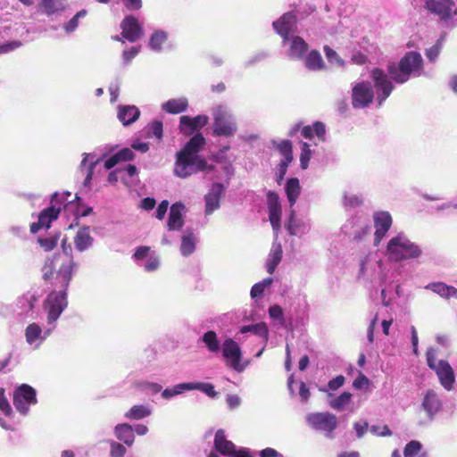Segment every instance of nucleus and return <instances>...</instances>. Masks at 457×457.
<instances>
[{"label":"nucleus","mask_w":457,"mask_h":457,"mask_svg":"<svg viewBox=\"0 0 457 457\" xmlns=\"http://www.w3.org/2000/svg\"><path fill=\"white\" fill-rule=\"evenodd\" d=\"M76 263L71 258L64 259L61 254H55L47 259L43 267V278H53V291L47 295L45 310L47 312V324L50 326L44 331L37 323H31L25 329L26 342L37 349L54 329L55 321L67 307V288L72 278Z\"/></svg>","instance_id":"f257e3e1"},{"label":"nucleus","mask_w":457,"mask_h":457,"mask_svg":"<svg viewBox=\"0 0 457 457\" xmlns=\"http://www.w3.org/2000/svg\"><path fill=\"white\" fill-rule=\"evenodd\" d=\"M205 145V138L201 133L194 135L184 147L177 153L173 173L180 179L188 178L200 171L210 173L214 170L204 156L198 154Z\"/></svg>","instance_id":"f03ea898"},{"label":"nucleus","mask_w":457,"mask_h":457,"mask_svg":"<svg viewBox=\"0 0 457 457\" xmlns=\"http://www.w3.org/2000/svg\"><path fill=\"white\" fill-rule=\"evenodd\" d=\"M385 254L389 261L398 262L420 257L422 250L403 232H400L389 239Z\"/></svg>","instance_id":"7ed1b4c3"},{"label":"nucleus","mask_w":457,"mask_h":457,"mask_svg":"<svg viewBox=\"0 0 457 457\" xmlns=\"http://www.w3.org/2000/svg\"><path fill=\"white\" fill-rule=\"evenodd\" d=\"M422 62V57L419 53L408 52L398 64H389L387 72L392 80L403 84L409 80L411 76L419 77L421 75Z\"/></svg>","instance_id":"20e7f679"},{"label":"nucleus","mask_w":457,"mask_h":457,"mask_svg":"<svg viewBox=\"0 0 457 457\" xmlns=\"http://www.w3.org/2000/svg\"><path fill=\"white\" fill-rule=\"evenodd\" d=\"M213 118L212 134L216 137H232L237 130L236 118L229 108L218 104L212 108Z\"/></svg>","instance_id":"39448f33"},{"label":"nucleus","mask_w":457,"mask_h":457,"mask_svg":"<svg viewBox=\"0 0 457 457\" xmlns=\"http://www.w3.org/2000/svg\"><path fill=\"white\" fill-rule=\"evenodd\" d=\"M226 365L241 373L250 364L249 360H243V351L238 342L231 337H225L220 351Z\"/></svg>","instance_id":"423d86ee"},{"label":"nucleus","mask_w":457,"mask_h":457,"mask_svg":"<svg viewBox=\"0 0 457 457\" xmlns=\"http://www.w3.org/2000/svg\"><path fill=\"white\" fill-rule=\"evenodd\" d=\"M428 366L433 370L441 384L447 391H451L455 382V376L453 368L447 361L436 359V350L433 347L426 353Z\"/></svg>","instance_id":"0eeeda50"},{"label":"nucleus","mask_w":457,"mask_h":457,"mask_svg":"<svg viewBox=\"0 0 457 457\" xmlns=\"http://www.w3.org/2000/svg\"><path fill=\"white\" fill-rule=\"evenodd\" d=\"M70 196V192H65L62 194L55 193L51 199V206L40 212L37 222L31 224V233L35 234L43 228H48L51 222L58 218L62 207L64 208V203L67 200V197Z\"/></svg>","instance_id":"6e6552de"},{"label":"nucleus","mask_w":457,"mask_h":457,"mask_svg":"<svg viewBox=\"0 0 457 457\" xmlns=\"http://www.w3.org/2000/svg\"><path fill=\"white\" fill-rule=\"evenodd\" d=\"M352 105L354 109H362L372 104L375 94L370 82L361 80L352 85Z\"/></svg>","instance_id":"1a4fd4ad"},{"label":"nucleus","mask_w":457,"mask_h":457,"mask_svg":"<svg viewBox=\"0 0 457 457\" xmlns=\"http://www.w3.org/2000/svg\"><path fill=\"white\" fill-rule=\"evenodd\" d=\"M370 78L376 87V100L378 105L381 106L386 98L391 95L394 86L387 73L383 70L375 68L370 72Z\"/></svg>","instance_id":"9d476101"},{"label":"nucleus","mask_w":457,"mask_h":457,"mask_svg":"<svg viewBox=\"0 0 457 457\" xmlns=\"http://www.w3.org/2000/svg\"><path fill=\"white\" fill-rule=\"evenodd\" d=\"M308 424L316 430L324 431L328 437H332V433L337 427V419L330 412H315L306 416Z\"/></svg>","instance_id":"9b49d317"},{"label":"nucleus","mask_w":457,"mask_h":457,"mask_svg":"<svg viewBox=\"0 0 457 457\" xmlns=\"http://www.w3.org/2000/svg\"><path fill=\"white\" fill-rule=\"evenodd\" d=\"M36 403V390L32 386L22 384L14 391L13 405L20 413L26 415L29 406Z\"/></svg>","instance_id":"f8f14e48"},{"label":"nucleus","mask_w":457,"mask_h":457,"mask_svg":"<svg viewBox=\"0 0 457 457\" xmlns=\"http://www.w3.org/2000/svg\"><path fill=\"white\" fill-rule=\"evenodd\" d=\"M425 7L431 13L437 15L446 24L449 23L457 11L453 0H426Z\"/></svg>","instance_id":"ddd939ff"},{"label":"nucleus","mask_w":457,"mask_h":457,"mask_svg":"<svg viewBox=\"0 0 457 457\" xmlns=\"http://www.w3.org/2000/svg\"><path fill=\"white\" fill-rule=\"evenodd\" d=\"M297 18L295 12L284 13L279 19L273 21L275 31L282 37V40L295 35L297 32Z\"/></svg>","instance_id":"4468645a"},{"label":"nucleus","mask_w":457,"mask_h":457,"mask_svg":"<svg viewBox=\"0 0 457 457\" xmlns=\"http://www.w3.org/2000/svg\"><path fill=\"white\" fill-rule=\"evenodd\" d=\"M209 117L200 114L195 117L183 115L179 118V130L185 136H191L207 125Z\"/></svg>","instance_id":"2eb2a0df"},{"label":"nucleus","mask_w":457,"mask_h":457,"mask_svg":"<svg viewBox=\"0 0 457 457\" xmlns=\"http://www.w3.org/2000/svg\"><path fill=\"white\" fill-rule=\"evenodd\" d=\"M213 445V450L208 457H220L218 453L223 456H231L235 453L236 446L231 441L228 440L223 429H219L215 433Z\"/></svg>","instance_id":"dca6fc26"},{"label":"nucleus","mask_w":457,"mask_h":457,"mask_svg":"<svg viewBox=\"0 0 457 457\" xmlns=\"http://www.w3.org/2000/svg\"><path fill=\"white\" fill-rule=\"evenodd\" d=\"M282 44L284 47H287V56L292 59L300 60L308 51V44L297 35H292L282 40Z\"/></svg>","instance_id":"f3484780"},{"label":"nucleus","mask_w":457,"mask_h":457,"mask_svg":"<svg viewBox=\"0 0 457 457\" xmlns=\"http://www.w3.org/2000/svg\"><path fill=\"white\" fill-rule=\"evenodd\" d=\"M121 36L128 41L134 43L143 35L142 26L133 15H127L120 23Z\"/></svg>","instance_id":"a211bd4d"},{"label":"nucleus","mask_w":457,"mask_h":457,"mask_svg":"<svg viewBox=\"0 0 457 457\" xmlns=\"http://www.w3.org/2000/svg\"><path fill=\"white\" fill-rule=\"evenodd\" d=\"M374 244L378 245L392 226V217L387 212H378L373 216Z\"/></svg>","instance_id":"6ab92c4d"},{"label":"nucleus","mask_w":457,"mask_h":457,"mask_svg":"<svg viewBox=\"0 0 457 457\" xmlns=\"http://www.w3.org/2000/svg\"><path fill=\"white\" fill-rule=\"evenodd\" d=\"M225 192V186L221 183H213L209 192L204 196L205 215H211L220 206V198Z\"/></svg>","instance_id":"aec40b11"},{"label":"nucleus","mask_w":457,"mask_h":457,"mask_svg":"<svg viewBox=\"0 0 457 457\" xmlns=\"http://www.w3.org/2000/svg\"><path fill=\"white\" fill-rule=\"evenodd\" d=\"M267 203L269 209V219L272 228L277 233L280 228V220L282 213L278 194L272 191H269L267 194Z\"/></svg>","instance_id":"412c9836"},{"label":"nucleus","mask_w":457,"mask_h":457,"mask_svg":"<svg viewBox=\"0 0 457 457\" xmlns=\"http://www.w3.org/2000/svg\"><path fill=\"white\" fill-rule=\"evenodd\" d=\"M286 228L291 236L302 237L309 232L311 224L308 220L297 218L295 211L291 209Z\"/></svg>","instance_id":"4be33fe9"},{"label":"nucleus","mask_w":457,"mask_h":457,"mask_svg":"<svg viewBox=\"0 0 457 457\" xmlns=\"http://www.w3.org/2000/svg\"><path fill=\"white\" fill-rule=\"evenodd\" d=\"M422 408L430 419H433L441 410L442 401L434 390L429 389L425 393L422 401Z\"/></svg>","instance_id":"5701e85b"},{"label":"nucleus","mask_w":457,"mask_h":457,"mask_svg":"<svg viewBox=\"0 0 457 457\" xmlns=\"http://www.w3.org/2000/svg\"><path fill=\"white\" fill-rule=\"evenodd\" d=\"M73 243L75 249L79 253L90 249L93 246L94 238L90 234L89 227L79 228L74 237Z\"/></svg>","instance_id":"b1692460"},{"label":"nucleus","mask_w":457,"mask_h":457,"mask_svg":"<svg viewBox=\"0 0 457 457\" xmlns=\"http://www.w3.org/2000/svg\"><path fill=\"white\" fill-rule=\"evenodd\" d=\"M83 159L80 163L82 172H85L86 176L83 181L85 187H89L94 169L96 164L101 161L100 157H97L95 154H83Z\"/></svg>","instance_id":"393cba45"},{"label":"nucleus","mask_w":457,"mask_h":457,"mask_svg":"<svg viewBox=\"0 0 457 457\" xmlns=\"http://www.w3.org/2000/svg\"><path fill=\"white\" fill-rule=\"evenodd\" d=\"M92 212V208L87 207L81 209L80 198L76 195L74 200L69 201L68 199L64 203V213L70 217L72 215L74 220H77L79 217H86Z\"/></svg>","instance_id":"a878e982"},{"label":"nucleus","mask_w":457,"mask_h":457,"mask_svg":"<svg viewBox=\"0 0 457 457\" xmlns=\"http://www.w3.org/2000/svg\"><path fill=\"white\" fill-rule=\"evenodd\" d=\"M140 116V111L135 105H119L117 117L124 125L128 126L134 123Z\"/></svg>","instance_id":"bb28decb"},{"label":"nucleus","mask_w":457,"mask_h":457,"mask_svg":"<svg viewBox=\"0 0 457 457\" xmlns=\"http://www.w3.org/2000/svg\"><path fill=\"white\" fill-rule=\"evenodd\" d=\"M185 211V205L176 203L171 205L168 219V228L170 230H179L184 224L182 214Z\"/></svg>","instance_id":"cd10ccee"},{"label":"nucleus","mask_w":457,"mask_h":457,"mask_svg":"<svg viewBox=\"0 0 457 457\" xmlns=\"http://www.w3.org/2000/svg\"><path fill=\"white\" fill-rule=\"evenodd\" d=\"M198 237L191 229H186L181 237L180 253L183 256L191 255L196 248Z\"/></svg>","instance_id":"c85d7f7f"},{"label":"nucleus","mask_w":457,"mask_h":457,"mask_svg":"<svg viewBox=\"0 0 457 457\" xmlns=\"http://www.w3.org/2000/svg\"><path fill=\"white\" fill-rule=\"evenodd\" d=\"M116 437L122 441L128 446H131L135 440L134 430L132 426L128 423L118 424L114 428Z\"/></svg>","instance_id":"c756f323"},{"label":"nucleus","mask_w":457,"mask_h":457,"mask_svg":"<svg viewBox=\"0 0 457 457\" xmlns=\"http://www.w3.org/2000/svg\"><path fill=\"white\" fill-rule=\"evenodd\" d=\"M133 159L134 153L132 149L126 147L105 160L104 166L106 170H110L121 162H127Z\"/></svg>","instance_id":"7c9ffc66"},{"label":"nucleus","mask_w":457,"mask_h":457,"mask_svg":"<svg viewBox=\"0 0 457 457\" xmlns=\"http://www.w3.org/2000/svg\"><path fill=\"white\" fill-rule=\"evenodd\" d=\"M426 289H429L443 298H457V289L454 287L448 286L443 282H434L427 285Z\"/></svg>","instance_id":"2f4dec72"},{"label":"nucleus","mask_w":457,"mask_h":457,"mask_svg":"<svg viewBox=\"0 0 457 457\" xmlns=\"http://www.w3.org/2000/svg\"><path fill=\"white\" fill-rule=\"evenodd\" d=\"M285 190L289 203V207L293 209L301 193L299 179L296 178L289 179L286 183Z\"/></svg>","instance_id":"473e14b6"},{"label":"nucleus","mask_w":457,"mask_h":457,"mask_svg":"<svg viewBox=\"0 0 457 457\" xmlns=\"http://www.w3.org/2000/svg\"><path fill=\"white\" fill-rule=\"evenodd\" d=\"M187 107L188 101L186 97L170 99L162 105L163 111L171 114L183 112Z\"/></svg>","instance_id":"72a5a7b5"},{"label":"nucleus","mask_w":457,"mask_h":457,"mask_svg":"<svg viewBox=\"0 0 457 457\" xmlns=\"http://www.w3.org/2000/svg\"><path fill=\"white\" fill-rule=\"evenodd\" d=\"M282 246L279 243L274 242L272 244L269 258L266 262L267 271L272 274L282 258Z\"/></svg>","instance_id":"f704fd0d"},{"label":"nucleus","mask_w":457,"mask_h":457,"mask_svg":"<svg viewBox=\"0 0 457 457\" xmlns=\"http://www.w3.org/2000/svg\"><path fill=\"white\" fill-rule=\"evenodd\" d=\"M305 67L312 71H319L325 69V62L320 53L317 50H312L305 57Z\"/></svg>","instance_id":"c9c22d12"},{"label":"nucleus","mask_w":457,"mask_h":457,"mask_svg":"<svg viewBox=\"0 0 457 457\" xmlns=\"http://www.w3.org/2000/svg\"><path fill=\"white\" fill-rule=\"evenodd\" d=\"M325 125L322 122L316 121L312 126H305L302 129V135L305 138L312 139L317 137L320 141H325Z\"/></svg>","instance_id":"e433bc0d"},{"label":"nucleus","mask_w":457,"mask_h":457,"mask_svg":"<svg viewBox=\"0 0 457 457\" xmlns=\"http://www.w3.org/2000/svg\"><path fill=\"white\" fill-rule=\"evenodd\" d=\"M168 40V33L162 29H156L150 36L148 46L151 50L160 53L163 44Z\"/></svg>","instance_id":"4c0bfd02"},{"label":"nucleus","mask_w":457,"mask_h":457,"mask_svg":"<svg viewBox=\"0 0 457 457\" xmlns=\"http://www.w3.org/2000/svg\"><path fill=\"white\" fill-rule=\"evenodd\" d=\"M152 414V408L146 404H137L132 406L125 414V418L129 420H139L149 417Z\"/></svg>","instance_id":"58836bf2"},{"label":"nucleus","mask_w":457,"mask_h":457,"mask_svg":"<svg viewBox=\"0 0 457 457\" xmlns=\"http://www.w3.org/2000/svg\"><path fill=\"white\" fill-rule=\"evenodd\" d=\"M202 342L204 344L208 351L212 353H218L221 349V345L218 335L213 330L205 332L202 337Z\"/></svg>","instance_id":"ea45409f"},{"label":"nucleus","mask_w":457,"mask_h":457,"mask_svg":"<svg viewBox=\"0 0 457 457\" xmlns=\"http://www.w3.org/2000/svg\"><path fill=\"white\" fill-rule=\"evenodd\" d=\"M248 332H251L254 335H257V336L262 337L265 341V344L269 340V329H268L266 323H264V322L243 326L239 329L240 334H245Z\"/></svg>","instance_id":"a19ab883"},{"label":"nucleus","mask_w":457,"mask_h":457,"mask_svg":"<svg viewBox=\"0 0 457 457\" xmlns=\"http://www.w3.org/2000/svg\"><path fill=\"white\" fill-rule=\"evenodd\" d=\"M40 9L50 16L64 9L62 0H40Z\"/></svg>","instance_id":"79ce46f5"},{"label":"nucleus","mask_w":457,"mask_h":457,"mask_svg":"<svg viewBox=\"0 0 457 457\" xmlns=\"http://www.w3.org/2000/svg\"><path fill=\"white\" fill-rule=\"evenodd\" d=\"M36 297L33 295L27 294L20 297L17 301V306L21 309L19 314H27L34 308Z\"/></svg>","instance_id":"37998d69"},{"label":"nucleus","mask_w":457,"mask_h":457,"mask_svg":"<svg viewBox=\"0 0 457 457\" xmlns=\"http://www.w3.org/2000/svg\"><path fill=\"white\" fill-rule=\"evenodd\" d=\"M272 282V278H266L262 281L254 284L251 289V297L253 299L262 297L264 291L271 286Z\"/></svg>","instance_id":"c03bdc74"},{"label":"nucleus","mask_w":457,"mask_h":457,"mask_svg":"<svg viewBox=\"0 0 457 457\" xmlns=\"http://www.w3.org/2000/svg\"><path fill=\"white\" fill-rule=\"evenodd\" d=\"M87 12L86 10L79 11L69 21L63 24V29L67 34L74 32L79 25V21L86 17Z\"/></svg>","instance_id":"a18cd8bd"},{"label":"nucleus","mask_w":457,"mask_h":457,"mask_svg":"<svg viewBox=\"0 0 457 457\" xmlns=\"http://www.w3.org/2000/svg\"><path fill=\"white\" fill-rule=\"evenodd\" d=\"M188 385L189 390H199L212 398L216 397L218 395L213 385L211 383L188 382Z\"/></svg>","instance_id":"49530a36"},{"label":"nucleus","mask_w":457,"mask_h":457,"mask_svg":"<svg viewBox=\"0 0 457 457\" xmlns=\"http://www.w3.org/2000/svg\"><path fill=\"white\" fill-rule=\"evenodd\" d=\"M185 391H189L188 383H180L172 387L165 388L162 392V396L164 399H170L171 397L183 394Z\"/></svg>","instance_id":"de8ad7c7"},{"label":"nucleus","mask_w":457,"mask_h":457,"mask_svg":"<svg viewBox=\"0 0 457 457\" xmlns=\"http://www.w3.org/2000/svg\"><path fill=\"white\" fill-rule=\"evenodd\" d=\"M352 394L349 392H344L337 397L332 399L329 402V406L337 411L344 409L351 401Z\"/></svg>","instance_id":"09e8293b"},{"label":"nucleus","mask_w":457,"mask_h":457,"mask_svg":"<svg viewBox=\"0 0 457 457\" xmlns=\"http://www.w3.org/2000/svg\"><path fill=\"white\" fill-rule=\"evenodd\" d=\"M445 40V35H443L437 39V41L436 42V44L434 46H432L430 48L427 49L426 56L430 62H433L437 59V57L441 52V49H442Z\"/></svg>","instance_id":"8fccbe9b"},{"label":"nucleus","mask_w":457,"mask_h":457,"mask_svg":"<svg viewBox=\"0 0 457 457\" xmlns=\"http://www.w3.org/2000/svg\"><path fill=\"white\" fill-rule=\"evenodd\" d=\"M422 450V445L417 440L410 441L403 449L404 457H417Z\"/></svg>","instance_id":"3c124183"},{"label":"nucleus","mask_w":457,"mask_h":457,"mask_svg":"<svg viewBox=\"0 0 457 457\" xmlns=\"http://www.w3.org/2000/svg\"><path fill=\"white\" fill-rule=\"evenodd\" d=\"M362 203L363 199L360 195L345 193L344 195V205L348 209L359 207Z\"/></svg>","instance_id":"603ef678"},{"label":"nucleus","mask_w":457,"mask_h":457,"mask_svg":"<svg viewBox=\"0 0 457 457\" xmlns=\"http://www.w3.org/2000/svg\"><path fill=\"white\" fill-rule=\"evenodd\" d=\"M269 316L280 326L286 325L283 309L279 305H272L269 308Z\"/></svg>","instance_id":"864d4df0"},{"label":"nucleus","mask_w":457,"mask_h":457,"mask_svg":"<svg viewBox=\"0 0 457 457\" xmlns=\"http://www.w3.org/2000/svg\"><path fill=\"white\" fill-rule=\"evenodd\" d=\"M378 266L380 268L381 262L372 260L370 256H366L361 262L360 265V272L364 277L370 276V270L373 267Z\"/></svg>","instance_id":"5fc2aeb1"},{"label":"nucleus","mask_w":457,"mask_h":457,"mask_svg":"<svg viewBox=\"0 0 457 457\" xmlns=\"http://www.w3.org/2000/svg\"><path fill=\"white\" fill-rule=\"evenodd\" d=\"M311 156V145L306 142L303 143L300 155V166L303 170H306L308 168Z\"/></svg>","instance_id":"6e6d98bb"},{"label":"nucleus","mask_w":457,"mask_h":457,"mask_svg":"<svg viewBox=\"0 0 457 457\" xmlns=\"http://www.w3.org/2000/svg\"><path fill=\"white\" fill-rule=\"evenodd\" d=\"M278 149L280 154L283 155L282 161L292 162L293 154H292V145L289 140H283L278 145Z\"/></svg>","instance_id":"4d7b16f0"},{"label":"nucleus","mask_w":457,"mask_h":457,"mask_svg":"<svg viewBox=\"0 0 457 457\" xmlns=\"http://www.w3.org/2000/svg\"><path fill=\"white\" fill-rule=\"evenodd\" d=\"M324 53L328 62L331 64H337V66L343 67L345 65L344 60L328 46H324Z\"/></svg>","instance_id":"13d9d810"},{"label":"nucleus","mask_w":457,"mask_h":457,"mask_svg":"<svg viewBox=\"0 0 457 457\" xmlns=\"http://www.w3.org/2000/svg\"><path fill=\"white\" fill-rule=\"evenodd\" d=\"M345 381V377L343 375H338L335 378L329 380L326 387L320 388V390L325 393L328 391H336L343 386Z\"/></svg>","instance_id":"bf43d9fd"},{"label":"nucleus","mask_w":457,"mask_h":457,"mask_svg":"<svg viewBox=\"0 0 457 457\" xmlns=\"http://www.w3.org/2000/svg\"><path fill=\"white\" fill-rule=\"evenodd\" d=\"M58 239L59 236L54 235L45 238H38V243L45 251H51L56 246Z\"/></svg>","instance_id":"052dcab7"},{"label":"nucleus","mask_w":457,"mask_h":457,"mask_svg":"<svg viewBox=\"0 0 457 457\" xmlns=\"http://www.w3.org/2000/svg\"><path fill=\"white\" fill-rule=\"evenodd\" d=\"M162 121L155 120L153 123H151L148 127V134L152 135L158 140H161L162 138Z\"/></svg>","instance_id":"680f3d73"},{"label":"nucleus","mask_w":457,"mask_h":457,"mask_svg":"<svg viewBox=\"0 0 457 457\" xmlns=\"http://www.w3.org/2000/svg\"><path fill=\"white\" fill-rule=\"evenodd\" d=\"M0 411L5 416H10L12 413V407L5 397V391L2 387H0Z\"/></svg>","instance_id":"e2e57ef3"},{"label":"nucleus","mask_w":457,"mask_h":457,"mask_svg":"<svg viewBox=\"0 0 457 457\" xmlns=\"http://www.w3.org/2000/svg\"><path fill=\"white\" fill-rule=\"evenodd\" d=\"M370 431L377 436H392V431L388 428V426H379V425H371L370 427Z\"/></svg>","instance_id":"0e129e2a"},{"label":"nucleus","mask_w":457,"mask_h":457,"mask_svg":"<svg viewBox=\"0 0 457 457\" xmlns=\"http://www.w3.org/2000/svg\"><path fill=\"white\" fill-rule=\"evenodd\" d=\"M160 266V260L155 255H150L143 264L144 270L147 272L156 270Z\"/></svg>","instance_id":"69168bd1"},{"label":"nucleus","mask_w":457,"mask_h":457,"mask_svg":"<svg viewBox=\"0 0 457 457\" xmlns=\"http://www.w3.org/2000/svg\"><path fill=\"white\" fill-rule=\"evenodd\" d=\"M126 453V448L120 443L111 441V452L112 457H123Z\"/></svg>","instance_id":"338daca9"},{"label":"nucleus","mask_w":457,"mask_h":457,"mask_svg":"<svg viewBox=\"0 0 457 457\" xmlns=\"http://www.w3.org/2000/svg\"><path fill=\"white\" fill-rule=\"evenodd\" d=\"M369 386L370 379L362 373H360L359 376L353 382V386L355 389L367 388Z\"/></svg>","instance_id":"774afa93"}]
</instances>
